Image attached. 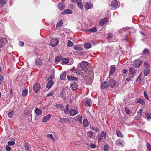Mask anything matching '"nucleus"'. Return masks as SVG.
Segmentation results:
<instances>
[{
	"label": "nucleus",
	"mask_w": 151,
	"mask_h": 151,
	"mask_svg": "<svg viewBox=\"0 0 151 151\" xmlns=\"http://www.w3.org/2000/svg\"><path fill=\"white\" fill-rule=\"evenodd\" d=\"M74 72L77 73L81 77H83L84 79H86L85 82L88 84H90L93 82V78L92 77L89 79V77H87L86 73H83L81 71L78 69L76 68L73 70Z\"/></svg>",
	"instance_id": "obj_1"
},
{
	"label": "nucleus",
	"mask_w": 151,
	"mask_h": 151,
	"mask_svg": "<svg viewBox=\"0 0 151 151\" xmlns=\"http://www.w3.org/2000/svg\"><path fill=\"white\" fill-rule=\"evenodd\" d=\"M144 74L145 76H146L149 73L150 70V68L149 65L147 62L144 63Z\"/></svg>",
	"instance_id": "obj_2"
},
{
	"label": "nucleus",
	"mask_w": 151,
	"mask_h": 151,
	"mask_svg": "<svg viewBox=\"0 0 151 151\" xmlns=\"http://www.w3.org/2000/svg\"><path fill=\"white\" fill-rule=\"evenodd\" d=\"M88 63L86 62L83 61L80 64V66L82 70L85 72L87 71V68Z\"/></svg>",
	"instance_id": "obj_3"
},
{
	"label": "nucleus",
	"mask_w": 151,
	"mask_h": 151,
	"mask_svg": "<svg viewBox=\"0 0 151 151\" xmlns=\"http://www.w3.org/2000/svg\"><path fill=\"white\" fill-rule=\"evenodd\" d=\"M59 42V40L58 38H53L50 41V44L52 47H54L57 46Z\"/></svg>",
	"instance_id": "obj_4"
},
{
	"label": "nucleus",
	"mask_w": 151,
	"mask_h": 151,
	"mask_svg": "<svg viewBox=\"0 0 151 151\" xmlns=\"http://www.w3.org/2000/svg\"><path fill=\"white\" fill-rule=\"evenodd\" d=\"M142 63V61L141 60L136 59L135 60L133 66L134 67L136 68H139L140 67V64Z\"/></svg>",
	"instance_id": "obj_5"
},
{
	"label": "nucleus",
	"mask_w": 151,
	"mask_h": 151,
	"mask_svg": "<svg viewBox=\"0 0 151 151\" xmlns=\"http://www.w3.org/2000/svg\"><path fill=\"white\" fill-rule=\"evenodd\" d=\"M79 112L78 110L74 109H70L69 111L70 115L72 116L76 115Z\"/></svg>",
	"instance_id": "obj_6"
},
{
	"label": "nucleus",
	"mask_w": 151,
	"mask_h": 151,
	"mask_svg": "<svg viewBox=\"0 0 151 151\" xmlns=\"http://www.w3.org/2000/svg\"><path fill=\"white\" fill-rule=\"evenodd\" d=\"M73 119V118H60L59 119V122L63 124L67 122H69L71 121L70 120V119Z\"/></svg>",
	"instance_id": "obj_7"
},
{
	"label": "nucleus",
	"mask_w": 151,
	"mask_h": 151,
	"mask_svg": "<svg viewBox=\"0 0 151 151\" xmlns=\"http://www.w3.org/2000/svg\"><path fill=\"white\" fill-rule=\"evenodd\" d=\"M109 85L111 88L114 87L116 84V81L114 79H110L109 82Z\"/></svg>",
	"instance_id": "obj_8"
},
{
	"label": "nucleus",
	"mask_w": 151,
	"mask_h": 151,
	"mask_svg": "<svg viewBox=\"0 0 151 151\" xmlns=\"http://www.w3.org/2000/svg\"><path fill=\"white\" fill-rule=\"evenodd\" d=\"M40 89V84H35L33 85V89L36 93H37L38 91Z\"/></svg>",
	"instance_id": "obj_9"
},
{
	"label": "nucleus",
	"mask_w": 151,
	"mask_h": 151,
	"mask_svg": "<svg viewBox=\"0 0 151 151\" xmlns=\"http://www.w3.org/2000/svg\"><path fill=\"white\" fill-rule=\"evenodd\" d=\"M85 7L86 9H89L93 7V5L90 2H86Z\"/></svg>",
	"instance_id": "obj_10"
},
{
	"label": "nucleus",
	"mask_w": 151,
	"mask_h": 151,
	"mask_svg": "<svg viewBox=\"0 0 151 151\" xmlns=\"http://www.w3.org/2000/svg\"><path fill=\"white\" fill-rule=\"evenodd\" d=\"M7 42L6 38H3L0 40V49L2 47L4 44H6Z\"/></svg>",
	"instance_id": "obj_11"
},
{
	"label": "nucleus",
	"mask_w": 151,
	"mask_h": 151,
	"mask_svg": "<svg viewBox=\"0 0 151 151\" xmlns=\"http://www.w3.org/2000/svg\"><path fill=\"white\" fill-rule=\"evenodd\" d=\"M73 91L76 90L78 87V86L76 83H73L70 85Z\"/></svg>",
	"instance_id": "obj_12"
},
{
	"label": "nucleus",
	"mask_w": 151,
	"mask_h": 151,
	"mask_svg": "<svg viewBox=\"0 0 151 151\" xmlns=\"http://www.w3.org/2000/svg\"><path fill=\"white\" fill-rule=\"evenodd\" d=\"M116 143L119 147H123L124 145V141L120 139H118L116 141Z\"/></svg>",
	"instance_id": "obj_13"
},
{
	"label": "nucleus",
	"mask_w": 151,
	"mask_h": 151,
	"mask_svg": "<svg viewBox=\"0 0 151 151\" xmlns=\"http://www.w3.org/2000/svg\"><path fill=\"white\" fill-rule=\"evenodd\" d=\"M51 117V115L50 114L47 115V116H44L42 120L43 122H45L49 120Z\"/></svg>",
	"instance_id": "obj_14"
},
{
	"label": "nucleus",
	"mask_w": 151,
	"mask_h": 151,
	"mask_svg": "<svg viewBox=\"0 0 151 151\" xmlns=\"http://www.w3.org/2000/svg\"><path fill=\"white\" fill-rule=\"evenodd\" d=\"M118 1L116 0H115L112 1L111 5L113 8H115L118 6Z\"/></svg>",
	"instance_id": "obj_15"
},
{
	"label": "nucleus",
	"mask_w": 151,
	"mask_h": 151,
	"mask_svg": "<svg viewBox=\"0 0 151 151\" xmlns=\"http://www.w3.org/2000/svg\"><path fill=\"white\" fill-rule=\"evenodd\" d=\"M58 6L59 10H62L65 8V5L62 2L59 3L58 4Z\"/></svg>",
	"instance_id": "obj_16"
},
{
	"label": "nucleus",
	"mask_w": 151,
	"mask_h": 151,
	"mask_svg": "<svg viewBox=\"0 0 151 151\" xmlns=\"http://www.w3.org/2000/svg\"><path fill=\"white\" fill-rule=\"evenodd\" d=\"M116 68L113 65L111 66V70L109 72V75H112L113 74L116 70Z\"/></svg>",
	"instance_id": "obj_17"
},
{
	"label": "nucleus",
	"mask_w": 151,
	"mask_h": 151,
	"mask_svg": "<svg viewBox=\"0 0 151 151\" xmlns=\"http://www.w3.org/2000/svg\"><path fill=\"white\" fill-rule=\"evenodd\" d=\"M53 81L52 80H50L48 81L46 85V87L50 89L53 84Z\"/></svg>",
	"instance_id": "obj_18"
},
{
	"label": "nucleus",
	"mask_w": 151,
	"mask_h": 151,
	"mask_svg": "<svg viewBox=\"0 0 151 151\" xmlns=\"http://www.w3.org/2000/svg\"><path fill=\"white\" fill-rule=\"evenodd\" d=\"M108 85H109V83L106 81H104L101 84L102 88L104 89H105L106 87Z\"/></svg>",
	"instance_id": "obj_19"
},
{
	"label": "nucleus",
	"mask_w": 151,
	"mask_h": 151,
	"mask_svg": "<svg viewBox=\"0 0 151 151\" xmlns=\"http://www.w3.org/2000/svg\"><path fill=\"white\" fill-rule=\"evenodd\" d=\"M72 13V11L71 10L69 9H67L61 13L62 15H64L67 14H71Z\"/></svg>",
	"instance_id": "obj_20"
},
{
	"label": "nucleus",
	"mask_w": 151,
	"mask_h": 151,
	"mask_svg": "<svg viewBox=\"0 0 151 151\" xmlns=\"http://www.w3.org/2000/svg\"><path fill=\"white\" fill-rule=\"evenodd\" d=\"M136 69L132 67H131L129 69V72L130 73V74H134L136 73Z\"/></svg>",
	"instance_id": "obj_21"
},
{
	"label": "nucleus",
	"mask_w": 151,
	"mask_h": 151,
	"mask_svg": "<svg viewBox=\"0 0 151 151\" xmlns=\"http://www.w3.org/2000/svg\"><path fill=\"white\" fill-rule=\"evenodd\" d=\"M77 5L78 6L80 9H82L83 8V6L82 4L81 0H76Z\"/></svg>",
	"instance_id": "obj_22"
},
{
	"label": "nucleus",
	"mask_w": 151,
	"mask_h": 151,
	"mask_svg": "<svg viewBox=\"0 0 151 151\" xmlns=\"http://www.w3.org/2000/svg\"><path fill=\"white\" fill-rule=\"evenodd\" d=\"M35 113L37 115H40L42 114V111L40 109L37 108L35 109Z\"/></svg>",
	"instance_id": "obj_23"
},
{
	"label": "nucleus",
	"mask_w": 151,
	"mask_h": 151,
	"mask_svg": "<svg viewBox=\"0 0 151 151\" xmlns=\"http://www.w3.org/2000/svg\"><path fill=\"white\" fill-rule=\"evenodd\" d=\"M107 22L106 19L105 18L103 19L100 20L99 23L100 25L103 26Z\"/></svg>",
	"instance_id": "obj_24"
},
{
	"label": "nucleus",
	"mask_w": 151,
	"mask_h": 151,
	"mask_svg": "<svg viewBox=\"0 0 151 151\" xmlns=\"http://www.w3.org/2000/svg\"><path fill=\"white\" fill-rule=\"evenodd\" d=\"M66 71H64L60 75V78L61 80H64L66 78Z\"/></svg>",
	"instance_id": "obj_25"
},
{
	"label": "nucleus",
	"mask_w": 151,
	"mask_h": 151,
	"mask_svg": "<svg viewBox=\"0 0 151 151\" xmlns=\"http://www.w3.org/2000/svg\"><path fill=\"white\" fill-rule=\"evenodd\" d=\"M69 105L67 104L66 105L65 108L64 109V113L65 114H67L68 113L69 111Z\"/></svg>",
	"instance_id": "obj_26"
},
{
	"label": "nucleus",
	"mask_w": 151,
	"mask_h": 151,
	"mask_svg": "<svg viewBox=\"0 0 151 151\" xmlns=\"http://www.w3.org/2000/svg\"><path fill=\"white\" fill-rule=\"evenodd\" d=\"M67 78L68 79L70 80H77L78 79L76 77L72 76H67Z\"/></svg>",
	"instance_id": "obj_27"
},
{
	"label": "nucleus",
	"mask_w": 151,
	"mask_h": 151,
	"mask_svg": "<svg viewBox=\"0 0 151 151\" xmlns=\"http://www.w3.org/2000/svg\"><path fill=\"white\" fill-rule=\"evenodd\" d=\"M86 105L89 106H91V105L92 102L91 101L90 99H88L86 100Z\"/></svg>",
	"instance_id": "obj_28"
},
{
	"label": "nucleus",
	"mask_w": 151,
	"mask_h": 151,
	"mask_svg": "<svg viewBox=\"0 0 151 151\" xmlns=\"http://www.w3.org/2000/svg\"><path fill=\"white\" fill-rule=\"evenodd\" d=\"M83 125L85 127H87L88 126V122L87 119H84L83 121Z\"/></svg>",
	"instance_id": "obj_29"
},
{
	"label": "nucleus",
	"mask_w": 151,
	"mask_h": 151,
	"mask_svg": "<svg viewBox=\"0 0 151 151\" xmlns=\"http://www.w3.org/2000/svg\"><path fill=\"white\" fill-rule=\"evenodd\" d=\"M84 47L85 48L88 49L91 47V45L89 43H86L84 44Z\"/></svg>",
	"instance_id": "obj_30"
},
{
	"label": "nucleus",
	"mask_w": 151,
	"mask_h": 151,
	"mask_svg": "<svg viewBox=\"0 0 151 151\" xmlns=\"http://www.w3.org/2000/svg\"><path fill=\"white\" fill-rule=\"evenodd\" d=\"M77 119L79 121L80 124L82 122V116L80 114H78L77 116Z\"/></svg>",
	"instance_id": "obj_31"
},
{
	"label": "nucleus",
	"mask_w": 151,
	"mask_h": 151,
	"mask_svg": "<svg viewBox=\"0 0 151 151\" xmlns=\"http://www.w3.org/2000/svg\"><path fill=\"white\" fill-rule=\"evenodd\" d=\"M69 60L68 58H64L62 59L61 63L62 64H67L69 62Z\"/></svg>",
	"instance_id": "obj_32"
},
{
	"label": "nucleus",
	"mask_w": 151,
	"mask_h": 151,
	"mask_svg": "<svg viewBox=\"0 0 151 151\" xmlns=\"http://www.w3.org/2000/svg\"><path fill=\"white\" fill-rule=\"evenodd\" d=\"M42 63V61L38 59H37L35 61V64L37 65H41Z\"/></svg>",
	"instance_id": "obj_33"
},
{
	"label": "nucleus",
	"mask_w": 151,
	"mask_h": 151,
	"mask_svg": "<svg viewBox=\"0 0 151 151\" xmlns=\"http://www.w3.org/2000/svg\"><path fill=\"white\" fill-rule=\"evenodd\" d=\"M117 135L119 137L123 138V135L121 133V132L119 130H116V131Z\"/></svg>",
	"instance_id": "obj_34"
},
{
	"label": "nucleus",
	"mask_w": 151,
	"mask_h": 151,
	"mask_svg": "<svg viewBox=\"0 0 151 151\" xmlns=\"http://www.w3.org/2000/svg\"><path fill=\"white\" fill-rule=\"evenodd\" d=\"M142 72H141L139 76L136 80V82L138 83H139L141 82L142 81V77H141Z\"/></svg>",
	"instance_id": "obj_35"
},
{
	"label": "nucleus",
	"mask_w": 151,
	"mask_h": 151,
	"mask_svg": "<svg viewBox=\"0 0 151 151\" xmlns=\"http://www.w3.org/2000/svg\"><path fill=\"white\" fill-rule=\"evenodd\" d=\"M61 60L62 57L61 56H58L55 58V62H58L61 61Z\"/></svg>",
	"instance_id": "obj_36"
},
{
	"label": "nucleus",
	"mask_w": 151,
	"mask_h": 151,
	"mask_svg": "<svg viewBox=\"0 0 151 151\" xmlns=\"http://www.w3.org/2000/svg\"><path fill=\"white\" fill-rule=\"evenodd\" d=\"M28 93V91L26 89H24V90L22 92V96L23 97H25L27 96Z\"/></svg>",
	"instance_id": "obj_37"
},
{
	"label": "nucleus",
	"mask_w": 151,
	"mask_h": 151,
	"mask_svg": "<svg viewBox=\"0 0 151 151\" xmlns=\"http://www.w3.org/2000/svg\"><path fill=\"white\" fill-rule=\"evenodd\" d=\"M55 107L57 108L60 109H62L63 108V105L61 104H58L55 105Z\"/></svg>",
	"instance_id": "obj_38"
},
{
	"label": "nucleus",
	"mask_w": 151,
	"mask_h": 151,
	"mask_svg": "<svg viewBox=\"0 0 151 151\" xmlns=\"http://www.w3.org/2000/svg\"><path fill=\"white\" fill-rule=\"evenodd\" d=\"M23 146L25 148V150L26 151H28L29 150V146L26 143H24L23 144Z\"/></svg>",
	"instance_id": "obj_39"
},
{
	"label": "nucleus",
	"mask_w": 151,
	"mask_h": 151,
	"mask_svg": "<svg viewBox=\"0 0 151 151\" xmlns=\"http://www.w3.org/2000/svg\"><path fill=\"white\" fill-rule=\"evenodd\" d=\"M145 115L148 119H151V114L147 112L145 113Z\"/></svg>",
	"instance_id": "obj_40"
},
{
	"label": "nucleus",
	"mask_w": 151,
	"mask_h": 151,
	"mask_svg": "<svg viewBox=\"0 0 151 151\" xmlns=\"http://www.w3.org/2000/svg\"><path fill=\"white\" fill-rule=\"evenodd\" d=\"M6 3V1L5 0H0V5L2 6H4Z\"/></svg>",
	"instance_id": "obj_41"
},
{
	"label": "nucleus",
	"mask_w": 151,
	"mask_h": 151,
	"mask_svg": "<svg viewBox=\"0 0 151 151\" xmlns=\"http://www.w3.org/2000/svg\"><path fill=\"white\" fill-rule=\"evenodd\" d=\"M74 48L75 50H82V48L81 47H80L76 46H75Z\"/></svg>",
	"instance_id": "obj_42"
},
{
	"label": "nucleus",
	"mask_w": 151,
	"mask_h": 151,
	"mask_svg": "<svg viewBox=\"0 0 151 151\" xmlns=\"http://www.w3.org/2000/svg\"><path fill=\"white\" fill-rule=\"evenodd\" d=\"M14 111H12L8 113V116L9 118H11L13 116Z\"/></svg>",
	"instance_id": "obj_43"
},
{
	"label": "nucleus",
	"mask_w": 151,
	"mask_h": 151,
	"mask_svg": "<svg viewBox=\"0 0 151 151\" xmlns=\"http://www.w3.org/2000/svg\"><path fill=\"white\" fill-rule=\"evenodd\" d=\"M101 137H103L106 138V133L105 132H102L101 133Z\"/></svg>",
	"instance_id": "obj_44"
},
{
	"label": "nucleus",
	"mask_w": 151,
	"mask_h": 151,
	"mask_svg": "<svg viewBox=\"0 0 151 151\" xmlns=\"http://www.w3.org/2000/svg\"><path fill=\"white\" fill-rule=\"evenodd\" d=\"M142 109H139L138 112V113L139 114V115H138V116H139V118H140L141 116L142 112Z\"/></svg>",
	"instance_id": "obj_45"
},
{
	"label": "nucleus",
	"mask_w": 151,
	"mask_h": 151,
	"mask_svg": "<svg viewBox=\"0 0 151 151\" xmlns=\"http://www.w3.org/2000/svg\"><path fill=\"white\" fill-rule=\"evenodd\" d=\"M63 23L62 21H60L58 22L57 23L56 25V27H60L62 25Z\"/></svg>",
	"instance_id": "obj_46"
},
{
	"label": "nucleus",
	"mask_w": 151,
	"mask_h": 151,
	"mask_svg": "<svg viewBox=\"0 0 151 151\" xmlns=\"http://www.w3.org/2000/svg\"><path fill=\"white\" fill-rule=\"evenodd\" d=\"M96 27H93L90 30V31L91 32H95L97 31Z\"/></svg>",
	"instance_id": "obj_47"
},
{
	"label": "nucleus",
	"mask_w": 151,
	"mask_h": 151,
	"mask_svg": "<svg viewBox=\"0 0 151 151\" xmlns=\"http://www.w3.org/2000/svg\"><path fill=\"white\" fill-rule=\"evenodd\" d=\"M67 45L68 46L70 47L73 46L74 44L70 40H68L67 43Z\"/></svg>",
	"instance_id": "obj_48"
},
{
	"label": "nucleus",
	"mask_w": 151,
	"mask_h": 151,
	"mask_svg": "<svg viewBox=\"0 0 151 151\" xmlns=\"http://www.w3.org/2000/svg\"><path fill=\"white\" fill-rule=\"evenodd\" d=\"M149 50L147 49H145L143 51V53L146 54L149 53Z\"/></svg>",
	"instance_id": "obj_49"
},
{
	"label": "nucleus",
	"mask_w": 151,
	"mask_h": 151,
	"mask_svg": "<svg viewBox=\"0 0 151 151\" xmlns=\"http://www.w3.org/2000/svg\"><path fill=\"white\" fill-rule=\"evenodd\" d=\"M8 144L9 146L15 144V142L13 141H8Z\"/></svg>",
	"instance_id": "obj_50"
},
{
	"label": "nucleus",
	"mask_w": 151,
	"mask_h": 151,
	"mask_svg": "<svg viewBox=\"0 0 151 151\" xmlns=\"http://www.w3.org/2000/svg\"><path fill=\"white\" fill-rule=\"evenodd\" d=\"M47 136L48 137L50 138L52 140H54L55 138L52 134H47Z\"/></svg>",
	"instance_id": "obj_51"
},
{
	"label": "nucleus",
	"mask_w": 151,
	"mask_h": 151,
	"mask_svg": "<svg viewBox=\"0 0 151 151\" xmlns=\"http://www.w3.org/2000/svg\"><path fill=\"white\" fill-rule=\"evenodd\" d=\"M109 148V146L108 145H104V150L105 151H108Z\"/></svg>",
	"instance_id": "obj_52"
},
{
	"label": "nucleus",
	"mask_w": 151,
	"mask_h": 151,
	"mask_svg": "<svg viewBox=\"0 0 151 151\" xmlns=\"http://www.w3.org/2000/svg\"><path fill=\"white\" fill-rule=\"evenodd\" d=\"M54 93L53 91H52L51 92H49L47 95V96H51L53 95Z\"/></svg>",
	"instance_id": "obj_53"
},
{
	"label": "nucleus",
	"mask_w": 151,
	"mask_h": 151,
	"mask_svg": "<svg viewBox=\"0 0 151 151\" xmlns=\"http://www.w3.org/2000/svg\"><path fill=\"white\" fill-rule=\"evenodd\" d=\"M125 111L127 114H130V111L129 109H127L126 107L125 109Z\"/></svg>",
	"instance_id": "obj_54"
},
{
	"label": "nucleus",
	"mask_w": 151,
	"mask_h": 151,
	"mask_svg": "<svg viewBox=\"0 0 151 151\" xmlns=\"http://www.w3.org/2000/svg\"><path fill=\"white\" fill-rule=\"evenodd\" d=\"M138 102L141 104H142V105L145 104V102L143 100L141 99H139Z\"/></svg>",
	"instance_id": "obj_55"
},
{
	"label": "nucleus",
	"mask_w": 151,
	"mask_h": 151,
	"mask_svg": "<svg viewBox=\"0 0 151 151\" xmlns=\"http://www.w3.org/2000/svg\"><path fill=\"white\" fill-rule=\"evenodd\" d=\"M144 96L146 99H147V100H149V99L147 93L145 91H144Z\"/></svg>",
	"instance_id": "obj_56"
},
{
	"label": "nucleus",
	"mask_w": 151,
	"mask_h": 151,
	"mask_svg": "<svg viewBox=\"0 0 151 151\" xmlns=\"http://www.w3.org/2000/svg\"><path fill=\"white\" fill-rule=\"evenodd\" d=\"M88 133L89 134V136L90 137H92V136L93 135V132L91 131H90L88 132Z\"/></svg>",
	"instance_id": "obj_57"
},
{
	"label": "nucleus",
	"mask_w": 151,
	"mask_h": 151,
	"mask_svg": "<svg viewBox=\"0 0 151 151\" xmlns=\"http://www.w3.org/2000/svg\"><path fill=\"white\" fill-rule=\"evenodd\" d=\"M5 148L7 151H10L11 149V147H9L8 145H6L5 147Z\"/></svg>",
	"instance_id": "obj_58"
},
{
	"label": "nucleus",
	"mask_w": 151,
	"mask_h": 151,
	"mask_svg": "<svg viewBox=\"0 0 151 151\" xmlns=\"http://www.w3.org/2000/svg\"><path fill=\"white\" fill-rule=\"evenodd\" d=\"M90 147L92 149L95 148L96 147V145L94 144H91L90 145Z\"/></svg>",
	"instance_id": "obj_59"
},
{
	"label": "nucleus",
	"mask_w": 151,
	"mask_h": 151,
	"mask_svg": "<svg viewBox=\"0 0 151 151\" xmlns=\"http://www.w3.org/2000/svg\"><path fill=\"white\" fill-rule=\"evenodd\" d=\"M3 80V77L1 75H0V84H1Z\"/></svg>",
	"instance_id": "obj_60"
},
{
	"label": "nucleus",
	"mask_w": 151,
	"mask_h": 151,
	"mask_svg": "<svg viewBox=\"0 0 151 151\" xmlns=\"http://www.w3.org/2000/svg\"><path fill=\"white\" fill-rule=\"evenodd\" d=\"M113 36L112 35L111 33H109L108 34V36L107 38H111L113 37Z\"/></svg>",
	"instance_id": "obj_61"
},
{
	"label": "nucleus",
	"mask_w": 151,
	"mask_h": 151,
	"mask_svg": "<svg viewBox=\"0 0 151 151\" xmlns=\"http://www.w3.org/2000/svg\"><path fill=\"white\" fill-rule=\"evenodd\" d=\"M146 146L148 149L151 148V145L148 143H147Z\"/></svg>",
	"instance_id": "obj_62"
},
{
	"label": "nucleus",
	"mask_w": 151,
	"mask_h": 151,
	"mask_svg": "<svg viewBox=\"0 0 151 151\" xmlns=\"http://www.w3.org/2000/svg\"><path fill=\"white\" fill-rule=\"evenodd\" d=\"M131 76H129L126 78V80L127 81H129L131 80Z\"/></svg>",
	"instance_id": "obj_63"
},
{
	"label": "nucleus",
	"mask_w": 151,
	"mask_h": 151,
	"mask_svg": "<svg viewBox=\"0 0 151 151\" xmlns=\"http://www.w3.org/2000/svg\"><path fill=\"white\" fill-rule=\"evenodd\" d=\"M19 45L20 46H23L24 45V43L23 42L20 41L19 42Z\"/></svg>",
	"instance_id": "obj_64"
}]
</instances>
